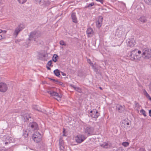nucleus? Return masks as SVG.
Listing matches in <instances>:
<instances>
[{
	"instance_id": "39448f33",
	"label": "nucleus",
	"mask_w": 151,
	"mask_h": 151,
	"mask_svg": "<svg viewBox=\"0 0 151 151\" xmlns=\"http://www.w3.org/2000/svg\"><path fill=\"white\" fill-rule=\"evenodd\" d=\"M48 54L47 53H41L39 54L38 59L42 60L47 61L49 59Z\"/></svg>"
},
{
	"instance_id": "052dcab7",
	"label": "nucleus",
	"mask_w": 151,
	"mask_h": 151,
	"mask_svg": "<svg viewBox=\"0 0 151 151\" xmlns=\"http://www.w3.org/2000/svg\"><path fill=\"white\" fill-rule=\"evenodd\" d=\"M136 107H138L139 106V104L138 103H137L136 104Z\"/></svg>"
},
{
	"instance_id": "603ef678",
	"label": "nucleus",
	"mask_w": 151,
	"mask_h": 151,
	"mask_svg": "<svg viewBox=\"0 0 151 151\" xmlns=\"http://www.w3.org/2000/svg\"><path fill=\"white\" fill-rule=\"evenodd\" d=\"M54 73L55 75L57 76V69L54 71Z\"/></svg>"
},
{
	"instance_id": "e433bc0d",
	"label": "nucleus",
	"mask_w": 151,
	"mask_h": 151,
	"mask_svg": "<svg viewBox=\"0 0 151 151\" xmlns=\"http://www.w3.org/2000/svg\"><path fill=\"white\" fill-rule=\"evenodd\" d=\"M48 79L49 80H50V81H51L53 83H55L57 82V80H56L55 79H52V78H48Z\"/></svg>"
},
{
	"instance_id": "0e129e2a",
	"label": "nucleus",
	"mask_w": 151,
	"mask_h": 151,
	"mask_svg": "<svg viewBox=\"0 0 151 151\" xmlns=\"http://www.w3.org/2000/svg\"><path fill=\"white\" fill-rule=\"evenodd\" d=\"M65 129H64V128H63V133H65Z\"/></svg>"
},
{
	"instance_id": "c85d7f7f",
	"label": "nucleus",
	"mask_w": 151,
	"mask_h": 151,
	"mask_svg": "<svg viewBox=\"0 0 151 151\" xmlns=\"http://www.w3.org/2000/svg\"><path fill=\"white\" fill-rule=\"evenodd\" d=\"M146 3L149 5H151V0H144Z\"/></svg>"
},
{
	"instance_id": "c9c22d12",
	"label": "nucleus",
	"mask_w": 151,
	"mask_h": 151,
	"mask_svg": "<svg viewBox=\"0 0 151 151\" xmlns=\"http://www.w3.org/2000/svg\"><path fill=\"white\" fill-rule=\"evenodd\" d=\"M53 57H55L54 59H52V60L54 62H57V54H54L53 56Z\"/></svg>"
},
{
	"instance_id": "8fccbe9b",
	"label": "nucleus",
	"mask_w": 151,
	"mask_h": 151,
	"mask_svg": "<svg viewBox=\"0 0 151 151\" xmlns=\"http://www.w3.org/2000/svg\"><path fill=\"white\" fill-rule=\"evenodd\" d=\"M7 150L6 148H3L0 149V151H7Z\"/></svg>"
},
{
	"instance_id": "a878e982",
	"label": "nucleus",
	"mask_w": 151,
	"mask_h": 151,
	"mask_svg": "<svg viewBox=\"0 0 151 151\" xmlns=\"http://www.w3.org/2000/svg\"><path fill=\"white\" fill-rule=\"evenodd\" d=\"M32 107L33 109L37 110L41 112V111L38 109V107L37 105H34L32 106Z\"/></svg>"
},
{
	"instance_id": "aec40b11",
	"label": "nucleus",
	"mask_w": 151,
	"mask_h": 151,
	"mask_svg": "<svg viewBox=\"0 0 151 151\" xmlns=\"http://www.w3.org/2000/svg\"><path fill=\"white\" fill-rule=\"evenodd\" d=\"M139 20L142 23L145 22L147 21V19L145 16H142L139 18Z\"/></svg>"
},
{
	"instance_id": "49530a36",
	"label": "nucleus",
	"mask_w": 151,
	"mask_h": 151,
	"mask_svg": "<svg viewBox=\"0 0 151 151\" xmlns=\"http://www.w3.org/2000/svg\"><path fill=\"white\" fill-rule=\"evenodd\" d=\"M4 37V35H0V40L3 39Z\"/></svg>"
},
{
	"instance_id": "79ce46f5",
	"label": "nucleus",
	"mask_w": 151,
	"mask_h": 151,
	"mask_svg": "<svg viewBox=\"0 0 151 151\" xmlns=\"http://www.w3.org/2000/svg\"><path fill=\"white\" fill-rule=\"evenodd\" d=\"M94 5V3L93 2L91 3V4H90L87 7H91L93 6Z\"/></svg>"
},
{
	"instance_id": "09e8293b",
	"label": "nucleus",
	"mask_w": 151,
	"mask_h": 151,
	"mask_svg": "<svg viewBox=\"0 0 151 151\" xmlns=\"http://www.w3.org/2000/svg\"><path fill=\"white\" fill-rule=\"evenodd\" d=\"M70 86L72 87L75 90L76 88V87L73 84H70Z\"/></svg>"
},
{
	"instance_id": "0eeeda50",
	"label": "nucleus",
	"mask_w": 151,
	"mask_h": 151,
	"mask_svg": "<svg viewBox=\"0 0 151 151\" xmlns=\"http://www.w3.org/2000/svg\"><path fill=\"white\" fill-rule=\"evenodd\" d=\"M29 126L33 131L37 130L38 129V125L37 123L35 122L30 123L29 124Z\"/></svg>"
},
{
	"instance_id": "4468645a",
	"label": "nucleus",
	"mask_w": 151,
	"mask_h": 151,
	"mask_svg": "<svg viewBox=\"0 0 151 151\" xmlns=\"http://www.w3.org/2000/svg\"><path fill=\"white\" fill-rule=\"evenodd\" d=\"M47 91L48 93L51 96H52L54 98L57 100V98H56V96H57V92L52 90Z\"/></svg>"
},
{
	"instance_id": "6e6d98bb",
	"label": "nucleus",
	"mask_w": 151,
	"mask_h": 151,
	"mask_svg": "<svg viewBox=\"0 0 151 151\" xmlns=\"http://www.w3.org/2000/svg\"><path fill=\"white\" fill-rule=\"evenodd\" d=\"M148 98L150 101H151V97L149 96V95H148V96H146Z\"/></svg>"
},
{
	"instance_id": "423d86ee",
	"label": "nucleus",
	"mask_w": 151,
	"mask_h": 151,
	"mask_svg": "<svg viewBox=\"0 0 151 151\" xmlns=\"http://www.w3.org/2000/svg\"><path fill=\"white\" fill-rule=\"evenodd\" d=\"M86 138V137L84 135L79 134L76 137V141L78 143H81Z\"/></svg>"
},
{
	"instance_id": "dca6fc26",
	"label": "nucleus",
	"mask_w": 151,
	"mask_h": 151,
	"mask_svg": "<svg viewBox=\"0 0 151 151\" xmlns=\"http://www.w3.org/2000/svg\"><path fill=\"white\" fill-rule=\"evenodd\" d=\"M71 17L73 22L75 23H77L78 21L76 16V13L75 12L71 14Z\"/></svg>"
},
{
	"instance_id": "f257e3e1",
	"label": "nucleus",
	"mask_w": 151,
	"mask_h": 151,
	"mask_svg": "<svg viewBox=\"0 0 151 151\" xmlns=\"http://www.w3.org/2000/svg\"><path fill=\"white\" fill-rule=\"evenodd\" d=\"M130 59L132 60H140V55H137V49H135L132 51L129 54Z\"/></svg>"
},
{
	"instance_id": "1a4fd4ad",
	"label": "nucleus",
	"mask_w": 151,
	"mask_h": 151,
	"mask_svg": "<svg viewBox=\"0 0 151 151\" xmlns=\"http://www.w3.org/2000/svg\"><path fill=\"white\" fill-rule=\"evenodd\" d=\"M94 130V128L93 127L89 126L86 128L85 129V132L86 133H88V136L92 135Z\"/></svg>"
},
{
	"instance_id": "338daca9",
	"label": "nucleus",
	"mask_w": 151,
	"mask_h": 151,
	"mask_svg": "<svg viewBox=\"0 0 151 151\" xmlns=\"http://www.w3.org/2000/svg\"><path fill=\"white\" fill-rule=\"evenodd\" d=\"M2 4V3L1 1H0V6Z\"/></svg>"
},
{
	"instance_id": "7c9ffc66",
	"label": "nucleus",
	"mask_w": 151,
	"mask_h": 151,
	"mask_svg": "<svg viewBox=\"0 0 151 151\" xmlns=\"http://www.w3.org/2000/svg\"><path fill=\"white\" fill-rule=\"evenodd\" d=\"M129 143L127 142H123L122 143V145L124 147H127L129 145Z\"/></svg>"
},
{
	"instance_id": "c03bdc74",
	"label": "nucleus",
	"mask_w": 151,
	"mask_h": 151,
	"mask_svg": "<svg viewBox=\"0 0 151 151\" xmlns=\"http://www.w3.org/2000/svg\"><path fill=\"white\" fill-rule=\"evenodd\" d=\"M22 40L21 39H18V40H16L15 41V42L16 43H19V42H21V41H22Z\"/></svg>"
},
{
	"instance_id": "cd10ccee",
	"label": "nucleus",
	"mask_w": 151,
	"mask_h": 151,
	"mask_svg": "<svg viewBox=\"0 0 151 151\" xmlns=\"http://www.w3.org/2000/svg\"><path fill=\"white\" fill-rule=\"evenodd\" d=\"M28 133L26 131H25V132H24L23 136H24V137L26 138L28 137Z\"/></svg>"
},
{
	"instance_id": "f3484780",
	"label": "nucleus",
	"mask_w": 151,
	"mask_h": 151,
	"mask_svg": "<svg viewBox=\"0 0 151 151\" xmlns=\"http://www.w3.org/2000/svg\"><path fill=\"white\" fill-rule=\"evenodd\" d=\"M116 109L118 110V111L120 113H122L124 111V106H122L119 105H117Z\"/></svg>"
},
{
	"instance_id": "7ed1b4c3",
	"label": "nucleus",
	"mask_w": 151,
	"mask_h": 151,
	"mask_svg": "<svg viewBox=\"0 0 151 151\" xmlns=\"http://www.w3.org/2000/svg\"><path fill=\"white\" fill-rule=\"evenodd\" d=\"M41 135L38 132H35L33 135V139L35 142L36 143H38L41 140Z\"/></svg>"
},
{
	"instance_id": "f704fd0d",
	"label": "nucleus",
	"mask_w": 151,
	"mask_h": 151,
	"mask_svg": "<svg viewBox=\"0 0 151 151\" xmlns=\"http://www.w3.org/2000/svg\"><path fill=\"white\" fill-rule=\"evenodd\" d=\"M19 3L21 4H23L27 0H18Z\"/></svg>"
},
{
	"instance_id": "9b49d317",
	"label": "nucleus",
	"mask_w": 151,
	"mask_h": 151,
	"mask_svg": "<svg viewBox=\"0 0 151 151\" xmlns=\"http://www.w3.org/2000/svg\"><path fill=\"white\" fill-rule=\"evenodd\" d=\"M12 138L9 136H8L5 137V144L6 145L8 144L9 143H10L11 142H12Z\"/></svg>"
},
{
	"instance_id": "473e14b6",
	"label": "nucleus",
	"mask_w": 151,
	"mask_h": 151,
	"mask_svg": "<svg viewBox=\"0 0 151 151\" xmlns=\"http://www.w3.org/2000/svg\"><path fill=\"white\" fill-rule=\"evenodd\" d=\"M75 90L79 93H81V89L79 87H76Z\"/></svg>"
},
{
	"instance_id": "e2e57ef3",
	"label": "nucleus",
	"mask_w": 151,
	"mask_h": 151,
	"mask_svg": "<svg viewBox=\"0 0 151 151\" xmlns=\"http://www.w3.org/2000/svg\"><path fill=\"white\" fill-rule=\"evenodd\" d=\"M2 32H3L4 33H5L6 32V31L4 30L3 31H2Z\"/></svg>"
},
{
	"instance_id": "412c9836",
	"label": "nucleus",
	"mask_w": 151,
	"mask_h": 151,
	"mask_svg": "<svg viewBox=\"0 0 151 151\" xmlns=\"http://www.w3.org/2000/svg\"><path fill=\"white\" fill-rule=\"evenodd\" d=\"M124 124V125H126L128 127H130V125L131 124V122L130 121H129L128 122L126 120H123L122 122V125H123V124Z\"/></svg>"
},
{
	"instance_id": "b1692460",
	"label": "nucleus",
	"mask_w": 151,
	"mask_h": 151,
	"mask_svg": "<svg viewBox=\"0 0 151 151\" xmlns=\"http://www.w3.org/2000/svg\"><path fill=\"white\" fill-rule=\"evenodd\" d=\"M37 4H41L43 0H33Z\"/></svg>"
},
{
	"instance_id": "2eb2a0df",
	"label": "nucleus",
	"mask_w": 151,
	"mask_h": 151,
	"mask_svg": "<svg viewBox=\"0 0 151 151\" xmlns=\"http://www.w3.org/2000/svg\"><path fill=\"white\" fill-rule=\"evenodd\" d=\"M59 145L60 146V149L61 150H63L64 148V142L62 139L61 138H60V139L59 141Z\"/></svg>"
},
{
	"instance_id": "774afa93",
	"label": "nucleus",
	"mask_w": 151,
	"mask_h": 151,
	"mask_svg": "<svg viewBox=\"0 0 151 151\" xmlns=\"http://www.w3.org/2000/svg\"><path fill=\"white\" fill-rule=\"evenodd\" d=\"M2 32V30L1 29H0V33Z\"/></svg>"
},
{
	"instance_id": "37998d69",
	"label": "nucleus",
	"mask_w": 151,
	"mask_h": 151,
	"mask_svg": "<svg viewBox=\"0 0 151 151\" xmlns=\"http://www.w3.org/2000/svg\"><path fill=\"white\" fill-rule=\"evenodd\" d=\"M52 64V61L51 60H50L47 63V65H49V66H51Z\"/></svg>"
},
{
	"instance_id": "a19ab883",
	"label": "nucleus",
	"mask_w": 151,
	"mask_h": 151,
	"mask_svg": "<svg viewBox=\"0 0 151 151\" xmlns=\"http://www.w3.org/2000/svg\"><path fill=\"white\" fill-rule=\"evenodd\" d=\"M143 93L146 96H148V95H149L148 94L145 90H144L143 91Z\"/></svg>"
},
{
	"instance_id": "5701e85b",
	"label": "nucleus",
	"mask_w": 151,
	"mask_h": 151,
	"mask_svg": "<svg viewBox=\"0 0 151 151\" xmlns=\"http://www.w3.org/2000/svg\"><path fill=\"white\" fill-rule=\"evenodd\" d=\"M21 29H19V28H18V27H17L15 30L14 31V34L16 35V36H17L19 33V32L20 31H21Z\"/></svg>"
},
{
	"instance_id": "4c0bfd02",
	"label": "nucleus",
	"mask_w": 151,
	"mask_h": 151,
	"mask_svg": "<svg viewBox=\"0 0 151 151\" xmlns=\"http://www.w3.org/2000/svg\"><path fill=\"white\" fill-rule=\"evenodd\" d=\"M18 27L19 28V29H21V30H22L24 28V27L23 25L20 24L18 26Z\"/></svg>"
},
{
	"instance_id": "4d7b16f0",
	"label": "nucleus",
	"mask_w": 151,
	"mask_h": 151,
	"mask_svg": "<svg viewBox=\"0 0 151 151\" xmlns=\"http://www.w3.org/2000/svg\"><path fill=\"white\" fill-rule=\"evenodd\" d=\"M119 30L118 29L116 30V35H118V34H117V33L119 32Z\"/></svg>"
},
{
	"instance_id": "72a5a7b5",
	"label": "nucleus",
	"mask_w": 151,
	"mask_h": 151,
	"mask_svg": "<svg viewBox=\"0 0 151 151\" xmlns=\"http://www.w3.org/2000/svg\"><path fill=\"white\" fill-rule=\"evenodd\" d=\"M87 61L88 63L91 66H93V63L91 62V61L90 59H87Z\"/></svg>"
},
{
	"instance_id": "a18cd8bd",
	"label": "nucleus",
	"mask_w": 151,
	"mask_h": 151,
	"mask_svg": "<svg viewBox=\"0 0 151 151\" xmlns=\"http://www.w3.org/2000/svg\"><path fill=\"white\" fill-rule=\"evenodd\" d=\"M122 147H120L119 148L116 150L115 151H122Z\"/></svg>"
},
{
	"instance_id": "58836bf2",
	"label": "nucleus",
	"mask_w": 151,
	"mask_h": 151,
	"mask_svg": "<svg viewBox=\"0 0 151 151\" xmlns=\"http://www.w3.org/2000/svg\"><path fill=\"white\" fill-rule=\"evenodd\" d=\"M108 144L107 143H105V145H102L101 146L104 148H106L107 147Z\"/></svg>"
},
{
	"instance_id": "680f3d73",
	"label": "nucleus",
	"mask_w": 151,
	"mask_h": 151,
	"mask_svg": "<svg viewBox=\"0 0 151 151\" xmlns=\"http://www.w3.org/2000/svg\"><path fill=\"white\" fill-rule=\"evenodd\" d=\"M149 88L150 90L151 91V82L150 83V84L149 85Z\"/></svg>"
},
{
	"instance_id": "2f4dec72",
	"label": "nucleus",
	"mask_w": 151,
	"mask_h": 151,
	"mask_svg": "<svg viewBox=\"0 0 151 151\" xmlns=\"http://www.w3.org/2000/svg\"><path fill=\"white\" fill-rule=\"evenodd\" d=\"M60 70L57 69V77L62 78V77L61 76L60 74Z\"/></svg>"
},
{
	"instance_id": "864d4df0",
	"label": "nucleus",
	"mask_w": 151,
	"mask_h": 151,
	"mask_svg": "<svg viewBox=\"0 0 151 151\" xmlns=\"http://www.w3.org/2000/svg\"><path fill=\"white\" fill-rule=\"evenodd\" d=\"M141 51L140 50H137V55H139V54H141Z\"/></svg>"
},
{
	"instance_id": "de8ad7c7",
	"label": "nucleus",
	"mask_w": 151,
	"mask_h": 151,
	"mask_svg": "<svg viewBox=\"0 0 151 151\" xmlns=\"http://www.w3.org/2000/svg\"><path fill=\"white\" fill-rule=\"evenodd\" d=\"M96 1H99L101 2V3L103 4L104 2V0H96Z\"/></svg>"
},
{
	"instance_id": "a211bd4d",
	"label": "nucleus",
	"mask_w": 151,
	"mask_h": 151,
	"mask_svg": "<svg viewBox=\"0 0 151 151\" xmlns=\"http://www.w3.org/2000/svg\"><path fill=\"white\" fill-rule=\"evenodd\" d=\"M86 33L88 37H91L93 35V32L92 29L91 28H88L86 31Z\"/></svg>"
},
{
	"instance_id": "ddd939ff",
	"label": "nucleus",
	"mask_w": 151,
	"mask_h": 151,
	"mask_svg": "<svg viewBox=\"0 0 151 151\" xmlns=\"http://www.w3.org/2000/svg\"><path fill=\"white\" fill-rule=\"evenodd\" d=\"M127 44L129 46L133 47L135 45V41L134 39L129 40Z\"/></svg>"
},
{
	"instance_id": "3c124183",
	"label": "nucleus",
	"mask_w": 151,
	"mask_h": 151,
	"mask_svg": "<svg viewBox=\"0 0 151 151\" xmlns=\"http://www.w3.org/2000/svg\"><path fill=\"white\" fill-rule=\"evenodd\" d=\"M60 73H61V74L62 76H66V74L65 73H64L63 72L60 71Z\"/></svg>"
},
{
	"instance_id": "f8f14e48",
	"label": "nucleus",
	"mask_w": 151,
	"mask_h": 151,
	"mask_svg": "<svg viewBox=\"0 0 151 151\" xmlns=\"http://www.w3.org/2000/svg\"><path fill=\"white\" fill-rule=\"evenodd\" d=\"M102 20L103 18L101 17H100L98 20L96 22V25L99 28L101 26Z\"/></svg>"
},
{
	"instance_id": "6e6552de",
	"label": "nucleus",
	"mask_w": 151,
	"mask_h": 151,
	"mask_svg": "<svg viewBox=\"0 0 151 151\" xmlns=\"http://www.w3.org/2000/svg\"><path fill=\"white\" fill-rule=\"evenodd\" d=\"M8 87L7 85L4 83H0V91L2 92H5L7 90Z\"/></svg>"
},
{
	"instance_id": "ea45409f",
	"label": "nucleus",
	"mask_w": 151,
	"mask_h": 151,
	"mask_svg": "<svg viewBox=\"0 0 151 151\" xmlns=\"http://www.w3.org/2000/svg\"><path fill=\"white\" fill-rule=\"evenodd\" d=\"M59 84V85H61L62 86H64V85L63 84V83L57 80V84Z\"/></svg>"
},
{
	"instance_id": "bf43d9fd",
	"label": "nucleus",
	"mask_w": 151,
	"mask_h": 151,
	"mask_svg": "<svg viewBox=\"0 0 151 151\" xmlns=\"http://www.w3.org/2000/svg\"><path fill=\"white\" fill-rule=\"evenodd\" d=\"M46 68L47 70H50V68L49 66H48L47 65H46Z\"/></svg>"
},
{
	"instance_id": "393cba45",
	"label": "nucleus",
	"mask_w": 151,
	"mask_h": 151,
	"mask_svg": "<svg viewBox=\"0 0 151 151\" xmlns=\"http://www.w3.org/2000/svg\"><path fill=\"white\" fill-rule=\"evenodd\" d=\"M62 94L60 92V93H58L57 92V98H59V99H57V101H60V99L62 98Z\"/></svg>"
},
{
	"instance_id": "69168bd1",
	"label": "nucleus",
	"mask_w": 151,
	"mask_h": 151,
	"mask_svg": "<svg viewBox=\"0 0 151 151\" xmlns=\"http://www.w3.org/2000/svg\"><path fill=\"white\" fill-rule=\"evenodd\" d=\"M99 88L101 90H102L103 89L102 88H101V87H99Z\"/></svg>"
},
{
	"instance_id": "6ab92c4d",
	"label": "nucleus",
	"mask_w": 151,
	"mask_h": 151,
	"mask_svg": "<svg viewBox=\"0 0 151 151\" xmlns=\"http://www.w3.org/2000/svg\"><path fill=\"white\" fill-rule=\"evenodd\" d=\"M50 4V2L47 0H43V1L42 2L41 4V5L43 6H47L49 5Z\"/></svg>"
},
{
	"instance_id": "4be33fe9",
	"label": "nucleus",
	"mask_w": 151,
	"mask_h": 151,
	"mask_svg": "<svg viewBox=\"0 0 151 151\" xmlns=\"http://www.w3.org/2000/svg\"><path fill=\"white\" fill-rule=\"evenodd\" d=\"M24 119H27L28 121H29V119H30V121H31L32 119L31 116L30 114L28 113H26L25 115L24 116Z\"/></svg>"
},
{
	"instance_id": "20e7f679",
	"label": "nucleus",
	"mask_w": 151,
	"mask_h": 151,
	"mask_svg": "<svg viewBox=\"0 0 151 151\" xmlns=\"http://www.w3.org/2000/svg\"><path fill=\"white\" fill-rule=\"evenodd\" d=\"M39 33L36 31L32 32L30 33L28 39L29 40H31L33 39L34 41H35V39L39 36Z\"/></svg>"
},
{
	"instance_id": "5fc2aeb1",
	"label": "nucleus",
	"mask_w": 151,
	"mask_h": 151,
	"mask_svg": "<svg viewBox=\"0 0 151 151\" xmlns=\"http://www.w3.org/2000/svg\"><path fill=\"white\" fill-rule=\"evenodd\" d=\"M140 151H146L143 148H140L139 149Z\"/></svg>"
},
{
	"instance_id": "bb28decb",
	"label": "nucleus",
	"mask_w": 151,
	"mask_h": 151,
	"mask_svg": "<svg viewBox=\"0 0 151 151\" xmlns=\"http://www.w3.org/2000/svg\"><path fill=\"white\" fill-rule=\"evenodd\" d=\"M60 44L61 45H63L65 46L66 45V44L63 40H61L60 42Z\"/></svg>"
},
{
	"instance_id": "c756f323",
	"label": "nucleus",
	"mask_w": 151,
	"mask_h": 151,
	"mask_svg": "<svg viewBox=\"0 0 151 151\" xmlns=\"http://www.w3.org/2000/svg\"><path fill=\"white\" fill-rule=\"evenodd\" d=\"M140 113H142L143 115L145 116H146V112L145 111V110H144L143 109H142L140 110Z\"/></svg>"
},
{
	"instance_id": "9d476101",
	"label": "nucleus",
	"mask_w": 151,
	"mask_h": 151,
	"mask_svg": "<svg viewBox=\"0 0 151 151\" xmlns=\"http://www.w3.org/2000/svg\"><path fill=\"white\" fill-rule=\"evenodd\" d=\"M90 116L93 118H97L99 115V113L97 111L93 110L90 111Z\"/></svg>"
},
{
	"instance_id": "13d9d810",
	"label": "nucleus",
	"mask_w": 151,
	"mask_h": 151,
	"mask_svg": "<svg viewBox=\"0 0 151 151\" xmlns=\"http://www.w3.org/2000/svg\"><path fill=\"white\" fill-rule=\"evenodd\" d=\"M149 115L151 116V109L149 110Z\"/></svg>"
},
{
	"instance_id": "f03ea898",
	"label": "nucleus",
	"mask_w": 151,
	"mask_h": 151,
	"mask_svg": "<svg viewBox=\"0 0 151 151\" xmlns=\"http://www.w3.org/2000/svg\"><path fill=\"white\" fill-rule=\"evenodd\" d=\"M142 57L145 59H147L151 57V50L146 49L142 54Z\"/></svg>"
}]
</instances>
